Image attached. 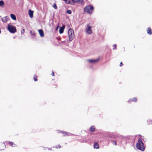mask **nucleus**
Wrapping results in <instances>:
<instances>
[{
  "label": "nucleus",
  "mask_w": 152,
  "mask_h": 152,
  "mask_svg": "<svg viewBox=\"0 0 152 152\" xmlns=\"http://www.w3.org/2000/svg\"><path fill=\"white\" fill-rule=\"evenodd\" d=\"M123 64L122 62H121L120 64V66H123Z\"/></svg>",
  "instance_id": "obj_27"
},
{
  "label": "nucleus",
  "mask_w": 152,
  "mask_h": 152,
  "mask_svg": "<svg viewBox=\"0 0 152 152\" xmlns=\"http://www.w3.org/2000/svg\"><path fill=\"white\" fill-rule=\"evenodd\" d=\"M87 61L91 63H94V62H95V60L88 59L87 60Z\"/></svg>",
  "instance_id": "obj_14"
},
{
  "label": "nucleus",
  "mask_w": 152,
  "mask_h": 152,
  "mask_svg": "<svg viewBox=\"0 0 152 152\" xmlns=\"http://www.w3.org/2000/svg\"><path fill=\"white\" fill-rule=\"evenodd\" d=\"M94 7L91 5H87L84 8V11L88 14H91L94 10Z\"/></svg>",
  "instance_id": "obj_2"
},
{
  "label": "nucleus",
  "mask_w": 152,
  "mask_h": 152,
  "mask_svg": "<svg viewBox=\"0 0 152 152\" xmlns=\"http://www.w3.org/2000/svg\"><path fill=\"white\" fill-rule=\"evenodd\" d=\"M132 99L133 101L136 102L137 101V99L136 97H134L133 98H132Z\"/></svg>",
  "instance_id": "obj_20"
},
{
  "label": "nucleus",
  "mask_w": 152,
  "mask_h": 152,
  "mask_svg": "<svg viewBox=\"0 0 152 152\" xmlns=\"http://www.w3.org/2000/svg\"><path fill=\"white\" fill-rule=\"evenodd\" d=\"M58 148H61V146H58Z\"/></svg>",
  "instance_id": "obj_32"
},
{
  "label": "nucleus",
  "mask_w": 152,
  "mask_h": 152,
  "mask_svg": "<svg viewBox=\"0 0 152 152\" xmlns=\"http://www.w3.org/2000/svg\"><path fill=\"white\" fill-rule=\"evenodd\" d=\"M33 11L31 10H28V14L30 17L31 18L33 17Z\"/></svg>",
  "instance_id": "obj_8"
},
{
  "label": "nucleus",
  "mask_w": 152,
  "mask_h": 152,
  "mask_svg": "<svg viewBox=\"0 0 152 152\" xmlns=\"http://www.w3.org/2000/svg\"><path fill=\"white\" fill-rule=\"evenodd\" d=\"M30 33L32 35H34V32H32V31H30Z\"/></svg>",
  "instance_id": "obj_26"
},
{
  "label": "nucleus",
  "mask_w": 152,
  "mask_h": 152,
  "mask_svg": "<svg viewBox=\"0 0 152 152\" xmlns=\"http://www.w3.org/2000/svg\"><path fill=\"white\" fill-rule=\"evenodd\" d=\"M9 143L12 146V145L13 143L12 142H10Z\"/></svg>",
  "instance_id": "obj_29"
},
{
  "label": "nucleus",
  "mask_w": 152,
  "mask_h": 152,
  "mask_svg": "<svg viewBox=\"0 0 152 152\" xmlns=\"http://www.w3.org/2000/svg\"><path fill=\"white\" fill-rule=\"evenodd\" d=\"M52 75L53 76H54V72H52Z\"/></svg>",
  "instance_id": "obj_28"
},
{
  "label": "nucleus",
  "mask_w": 152,
  "mask_h": 152,
  "mask_svg": "<svg viewBox=\"0 0 152 152\" xmlns=\"http://www.w3.org/2000/svg\"><path fill=\"white\" fill-rule=\"evenodd\" d=\"M95 143L94 144V148H95Z\"/></svg>",
  "instance_id": "obj_30"
},
{
  "label": "nucleus",
  "mask_w": 152,
  "mask_h": 152,
  "mask_svg": "<svg viewBox=\"0 0 152 152\" xmlns=\"http://www.w3.org/2000/svg\"><path fill=\"white\" fill-rule=\"evenodd\" d=\"M2 145L3 146H5L4 143H3Z\"/></svg>",
  "instance_id": "obj_31"
},
{
  "label": "nucleus",
  "mask_w": 152,
  "mask_h": 152,
  "mask_svg": "<svg viewBox=\"0 0 152 152\" xmlns=\"http://www.w3.org/2000/svg\"><path fill=\"white\" fill-rule=\"evenodd\" d=\"M39 32L41 37H43L44 36V33L42 30L40 29L39 30Z\"/></svg>",
  "instance_id": "obj_11"
},
{
  "label": "nucleus",
  "mask_w": 152,
  "mask_h": 152,
  "mask_svg": "<svg viewBox=\"0 0 152 152\" xmlns=\"http://www.w3.org/2000/svg\"><path fill=\"white\" fill-rule=\"evenodd\" d=\"M53 7L55 9H57V6L56 4L54 3L53 4Z\"/></svg>",
  "instance_id": "obj_19"
},
{
  "label": "nucleus",
  "mask_w": 152,
  "mask_h": 152,
  "mask_svg": "<svg viewBox=\"0 0 152 152\" xmlns=\"http://www.w3.org/2000/svg\"><path fill=\"white\" fill-rule=\"evenodd\" d=\"M113 46L114 47V48H113V50H115L116 49L117 45H116L115 44V45H113Z\"/></svg>",
  "instance_id": "obj_21"
},
{
  "label": "nucleus",
  "mask_w": 152,
  "mask_h": 152,
  "mask_svg": "<svg viewBox=\"0 0 152 152\" xmlns=\"http://www.w3.org/2000/svg\"><path fill=\"white\" fill-rule=\"evenodd\" d=\"M87 28L86 30V32L89 34H90L92 33V31L91 29V27L89 24L87 25Z\"/></svg>",
  "instance_id": "obj_5"
},
{
  "label": "nucleus",
  "mask_w": 152,
  "mask_h": 152,
  "mask_svg": "<svg viewBox=\"0 0 152 152\" xmlns=\"http://www.w3.org/2000/svg\"><path fill=\"white\" fill-rule=\"evenodd\" d=\"M9 19V18H8V17L5 16V17L2 18H1V20L3 22L6 23L7 21Z\"/></svg>",
  "instance_id": "obj_7"
},
{
  "label": "nucleus",
  "mask_w": 152,
  "mask_h": 152,
  "mask_svg": "<svg viewBox=\"0 0 152 152\" xmlns=\"http://www.w3.org/2000/svg\"><path fill=\"white\" fill-rule=\"evenodd\" d=\"M68 33L69 38V40L70 41H72L75 37L74 31L71 28H69L68 30Z\"/></svg>",
  "instance_id": "obj_3"
},
{
  "label": "nucleus",
  "mask_w": 152,
  "mask_h": 152,
  "mask_svg": "<svg viewBox=\"0 0 152 152\" xmlns=\"http://www.w3.org/2000/svg\"><path fill=\"white\" fill-rule=\"evenodd\" d=\"M10 16L11 18L13 20H16V18L15 16L13 14H11L10 15Z\"/></svg>",
  "instance_id": "obj_12"
},
{
  "label": "nucleus",
  "mask_w": 152,
  "mask_h": 152,
  "mask_svg": "<svg viewBox=\"0 0 152 152\" xmlns=\"http://www.w3.org/2000/svg\"><path fill=\"white\" fill-rule=\"evenodd\" d=\"M4 5V3L3 1H0V6L3 7Z\"/></svg>",
  "instance_id": "obj_15"
},
{
  "label": "nucleus",
  "mask_w": 152,
  "mask_h": 152,
  "mask_svg": "<svg viewBox=\"0 0 152 152\" xmlns=\"http://www.w3.org/2000/svg\"><path fill=\"white\" fill-rule=\"evenodd\" d=\"M66 4H71V1L72 0H63Z\"/></svg>",
  "instance_id": "obj_13"
},
{
  "label": "nucleus",
  "mask_w": 152,
  "mask_h": 152,
  "mask_svg": "<svg viewBox=\"0 0 152 152\" xmlns=\"http://www.w3.org/2000/svg\"><path fill=\"white\" fill-rule=\"evenodd\" d=\"M83 1L81 0H72V1H71V4H74L75 3L82 4Z\"/></svg>",
  "instance_id": "obj_6"
},
{
  "label": "nucleus",
  "mask_w": 152,
  "mask_h": 152,
  "mask_svg": "<svg viewBox=\"0 0 152 152\" xmlns=\"http://www.w3.org/2000/svg\"><path fill=\"white\" fill-rule=\"evenodd\" d=\"M64 28V26H63L60 28L59 30V32L60 34H62L63 32Z\"/></svg>",
  "instance_id": "obj_10"
},
{
  "label": "nucleus",
  "mask_w": 152,
  "mask_h": 152,
  "mask_svg": "<svg viewBox=\"0 0 152 152\" xmlns=\"http://www.w3.org/2000/svg\"><path fill=\"white\" fill-rule=\"evenodd\" d=\"M136 147L137 149L142 151H143L145 150V148L143 143L140 138L138 139V142L137 143Z\"/></svg>",
  "instance_id": "obj_1"
},
{
  "label": "nucleus",
  "mask_w": 152,
  "mask_h": 152,
  "mask_svg": "<svg viewBox=\"0 0 152 152\" xmlns=\"http://www.w3.org/2000/svg\"><path fill=\"white\" fill-rule=\"evenodd\" d=\"M1 33V30H0V33Z\"/></svg>",
  "instance_id": "obj_33"
},
{
  "label": "nucleus",
  "mask_w": 152,
  "mask_h": 152,
  "mask_svg": "<svg viewBox=\"0 0 152 152\" xmlns=\"http://www.w3.org/2000/svg\"><path fill=\"white\" fill-rule=\"evenodd\" d=\"M34 80L35 81H36L37 80V77H36V76H34Z\"/></svg>",
  "instance_id": "obj_25"
},
{
  "label": "nucleus",
  "mask_w": 152,
  "mask_h": 152,
  "mask_svg": "<svg viewBox=\"0 0 152 152\" xmlns=\"http://www.w3.org/2000/svg\"><path fill=\"white\" fill-rule=\"evenodd\" d=\"M8 29L10 32L12 33H14L16 31L15 27L11 25H8Z\"/></svg>",
  "instance_id": "obj_4"
},
{
  "label": "nucleus",
  "mask_w": 152,
  "mask_h": 152,
  "mask_svg": "<svg viewBox=\"0 0 152 152\" xmlns=\"http://www.w3.org/2000/svg\"><path fill=\"white\" fill-rule=\"evenodd\" d=\"M112 144H113L115 145H117L116 142L115 141H113Z\"/></svg>",
  "instance_id": "obj_24"
},
{
  "label": "nucleus",
  "mask_w": 152,
  "mask_h": 152,
  "mask_svg": "<svg viewBox=\"0 0 152 152\" xmlns=\"http://www.w3.org/2000/svg\"><path fill=\"white\" fill-rule=\"evenodd\" d=\"M90 130L92 132H93L95 130V128H94V127L93 126H92L90 128Z\"/></svg>",
  "instance_id": "obj_16"
},
{
  "label": "nucleus",
  "mask_w": 152,
  "mask_h": 152,
  "mask_svg": "<svg viewBox=\"0 0 152 152\" xmlns=\"http://www.w3.org/2000/svg\"><path fill=\"white\" fill-rule=\"evenodd\" d=\"M133 101L132 99H130L128 100L129 102H131Z\"/></svg>",
  "instance_id": "obj_23"
},
{
  "label": "nucleus",
  "mask_w": 152,
  "mask_h": 152,
  "mask_svg": "<svg viewBox=\"0 0 152 152\" xmlns=\"http://www.w3.org/2000/svg\"><path fill=\"white\" fill-rule=\"evenodd\" d=\"M99 146L98 143L97 142H96V148L98 149L99 148Z\"/></svg>",
  "instance_id": "obj_17"
},
{
  "label": "nucleus",
  "mask_w": 152,
  "mask_h": 152,
  "mask_svg": "<svg viewBox=\"0 0 152 152\" xmlns=\"http://www.w3.org/2000/svg\"><path fill=\"white\" fill-rule=\"evenodd\" d=\"M100 59V57H99L98 58L96 59V62H98Z\"/></svg>",
  "instance_id": "obj_22"
},
{
  "label": "nucleus",
  "mask_w": 152,
  "mask_h": 152,
  "mask_svg": "<svg viewBox=\"0 0 152 152\" xmlns=\"http://www.w3.org/2000/svg\"><path fill=\"white\" fill-rule=\"evenodd\" d=\"M66 13L69 14H71L72 13V11L71 10H68L66 11Z\"/></svg>",
  "instance_id": "obj_18"
},
{
  "label": "nucleus",
  "mask_w": 152,
  "mask_h": 152,
  "mask_svg": "<svg viewBox=\"0 0 152 152\" xmlns=\"http://www.w3.org/2000/svg\"><path fill=\"white\" fill-rule=\"evenodd\" d=\"M147 33L149 35H151L152 34V31L150 28L148 27L147 28Z\"/></svg>",
  "instance_id": "obj_9"
}]
</instances>
